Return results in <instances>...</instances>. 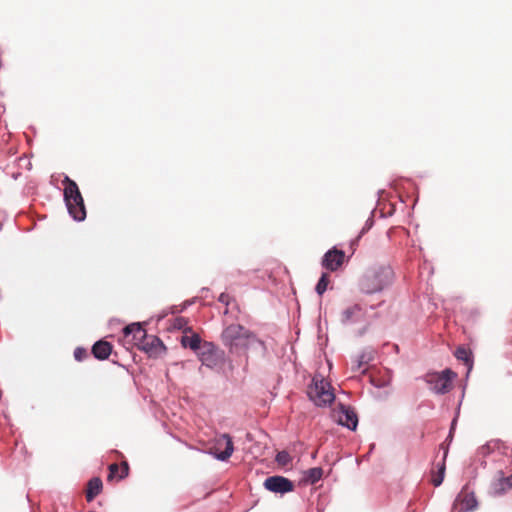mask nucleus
I'll list each match as a JSON object with an SVG mask.
<instances>
[{
    "instance_id": "obj_7",
    "label": "nucleus",
    "mask_w": 512,
    "mask_h": 512,
    "mask_svg": "<svg viewBox=\"0 0 512 512\" xmlns=\"http://www.w3.org/2000/svg\"><path fill=\"white\" fill-rule=\"evenodd\" d=\"M333 418L338 424L346 426L351 430H355L358 424V418L355 411L342 404L333 410Z\"/></svg>"
},
{
    "instance_id": "obj_23",
    "label": "nucleus",
    "mask_w": 512,
    "mask_h": 512,
    "mask_svg": "<svg viewBox=\"0 0 512 512\" xmlns=\"http://www.w3.org/2000/svg\"><path fill=\"white\" fill-rule=\"evenodd\" d=\"M276 461L281 466H287L292 461V458L288 452L281 451L276 455Z\"/></svg>"
},
{
    "instance_id": "obj_4",
    "label": "nucleus",
    "mask_w": 512,
    "mask_h": 512,
    "mask_svg": "<svg viewBox=\"0 0 512 512\" xmlns=\"http://www.w3.org/2000/svg\"><path fill=\"white\" fill-rule=\"evenodd\" d=\"M308 396L317 406H325L332 403L335 395L329 382L324 378L315 376L308 387Z\"/></svg>"
},
{
    "instance_id": "obj_9",
    "label": "nucleus",
    "mask_w": 512,
    "mask_h": 512,
    "mask_svg": "<svg viewBox=\"0 0 512 512\" xmlns=\"http://www.w3.org/2000/svg\"><path fill=\"white\" fill-rule=\"evenodd\" d=\"M490 489L493 495L499 496L505 494L512 489V474L506 476L502 470L496 471Z\"/></svg>"
},
{
    "instance_id": "obj_18",
    "label": "nucleus",
    "mask_w": 512,
    "mask_h": 512,
    "mask_svg": "<svg viewBox=\"0 0 512 512\" xmlns=\"http://www.w3.org/2000/svg\"><path fill=\"white\" fill-rule=\"evenodd\" d=\"M190 335H188L187 333H185L182 338H181V344L183 347L185 348H190L191 350L193 351H196L197 349L200 348V344H201V338L198 334L194 333V332H189Z\"/></svg>"
},
{
    "instance_id": "obj_26",
    "label": "nucleus",
    "mask_w": 512,
    "mask_h": 512,
    "mask_svg": "<svg viewBox=\"0 0 512 512\" xmlns=\"http://www.w3.org/2000/svg\"><path fill=\"white\" fill-rule=\"evenodd\" d=\"M88 356V352L86 349L82 348V347H77L75 350H74V358L77 360V361H82L84 360L85 358H87Z\"/></svg>"
},
{
    "instance_id": "obj_22",
    "label": "nucleus",
    "mask_w": 512,
    "mask_h": 512,
    "mask_svg": "<svg viewBox=\"0 0 512 512\" xmlns=\"http://www.w3.org/2000/svg\"><path fill=\"white\" fill-rule=\"evenodd\" d=\"M188 321L184 317H177L172 322V327L177 330H183L185 333L191 332V328L187 327Z\"/></svg>"
},
{
    "instance_id": "obj_14",
    "label": "nucleus",
    "mask_w": 512,
    "mask_h": 512,
    "mask_svg": "<svg viewBox=\"0 0 512 512\" xmlns=\"http://www.w3.org/2000/svg\"><path fill=\"white\" fill-rule=\"evenodd\" d=\"M112 352V345L107 341H97L92 347V354L99 360L107 359Z\"/></svg>"
},
{
    "instance_id": "obj_21",
    "label": "nucleus",
    "mask_w": 512,
    "mask_h": 512,
    "mask_svg": "<svg viewBox=\"0 0 512 512\" xmlns=\"http://www.w3.org/2000/svg\"><path fill=\"white\" fill-rule=\"evenodd\" d=\"M328 284L329 275L327 273H323L316 285V292L321 296L327 290Z\"/></svg>"
},
{
    "instance_id": "obj_16",
    "label": "nucleus",
    "mask_w": 512,
    "mask_h": 512,
    "mask_svg": "<svg viewBox=\"0 0 512 512\" xmlns=\"http://www.w3.org/2000/svg\"><path fill=\"white\" fill-rule=\"evenodd\" d=\"M205 351L201 354V361L204 365L213 367L217 364L218 361V353L215 350L214 346L210 343L205 344L204 347Z\"/></svg>"
},
{
    "instance_id": "obj_24",
    "label": "nucleus",
    "mask_w": 512,
    "mask_h": 512,
    "mask_svg": "<svg viewBox=\"0 0 512 512\" xmlns=\"http://www.w3.org/2000/svg\"><path fill=\"white\" fill-rule=\"evenodd\" d=\"M368 363V359L366 358L365 355H361L359 356V358L355 361V363H353L352 365V370L353 371H360L362 370L363 372L366 370L364 368V366Z\"/></svg>"
},
{
    "instance_id": "obj_1",
    "label": "nucleus",
    "mask_w": 512,
    "mask_h": 512,
    "mask_svg": "<svg viewBox=\"0 0 512 512\" xmlns=\"http://www.w3.org/2000/svg\"><path fill=\"white\" fill-rule=\"evenodd\" d=\"M394 273L389 265H374L366 269L358 280V289L363 294H375L391 285Z\"/></svg>"
},
{
    "instance_id": "obj_6",
    "label": "nucleus",
    "mask_w": 512,
    "mask_h": 512,
    "mask_svg": "<svg viewBox=\"0 0 512 512\" xmlns=\"http://www.w3.org/2000/svg\"><path fill=\"white\" fill-rule=\"evenodd\" d=\"M211 453L219 460H228L234 451L232 438L229 434H221L214 440V444L211 447Z\"/></svg>"
},
{
    "instance_id": "obj_3",
    "label": "nucleus",
    "mask_w": 512,
    "mask_h": 512,
    "mask_svg": "<svg viewBox=\"0 0 512 512\" xmlns=\"http://www.w3.org/2000/svg\"><path fill=\"white\" fill-rule=\"evenodd\" d=\"M221 338L223 344L229 348L231 353H239L247 348L253 337L243 326L232 324L224 329Z\"/></svg>"
},
{
    "instance_id": "obj_12",
    "label": "nucleus",
    "mask_w": 512,
    "mask_h": 512,
    "mask_svg": "<svg viewBox=\"0 0 512 512\" xmlns=\"http://www.w3.org/2000/svg\"><path fill=\"white\" fill-rule=\"evenodd\" d=\"M455 507H459L460 512L472 511L477 507V500L473 492L467 491L464 487L454 502Z\"/></svg>"
},
{
    "instance_id": "obj_29",
    "label": "nucleus",
    "mask_w": 512,
    "mask_h": 512,
    "mask_svg": "<svg viewBox=\"0 0 512 512\" xmlns=\"http://www.w3.org/2000/svg\"><path fill=\"white\" fill-rule=\"evenodd\" d=\"M230 300H231V297L227 293H221L219 298H218V301L221 302L222 304L226 305V306L229 305Z\"/></svg>"
},
{
    "instance_id": "obj_2",
    "label": "nucleus",
    "mask_w": 512,
    "mask_h": 512,
    "mask_svg": "<svg viewBox=\"0 0 512 512\" xmlns=\"http://www.w3.org/2000/svg\"><path fill=\"white\" fill-rule=\"evenodd\" d=\"M62 184L64 185V200L69 214L77 221L84 220L86 217V209L78 185L68 176H65Z\"/></svg>"
},
{
    "instance_id": "obj_13",
    "label": "nucleus",
    "mask_w": 512,
    "mask_h": 512,
    "mask_svg": "<svg viewBox=\"0 0 512 512\" xmlns=\"http://www.w3.org/2000/svg\"><path fill=\"white\" fill-rule=\"evenodd\" d=\"M124 335L125 338H129L131 336V340L133 341L134 345H136L138 348L139 343L145 341V339L149 336L146 330L139 323L127 325L124 328Z\"/></svg>"
},
{
    "instance_id": "obj_19",
    "label": "nucleus",
    "mask_w": 512,
    "mask_h": 512,
    "mask_svg": "<svg viewBox=\"0 0 512 512\" xmlns=\"http://www.w3.org/2000/svg\"><path fill=\"white\" fill-rule=\"evenodd\" d=\"M323 475V469L320 467H313L304 472L303 480L307 483L314 484L318 482Z\"/></svg>"
},
{
    "instance_id": "obj_10",
    "label": "nucleus",
    "mask_w": 512,
    "mask_h": 512,
    "mask_svg": "<svg viewBox=\"0 0 512 512\" xmlns=\"http://www.w3.org/2000/svg\"><path fill=\"white\" fill-rule=\"evenodd\" d=\"M138 349L144 351L151 358L161 356L166 350L163 342L154 335H149L145 341L140 342Z\"/></svg>"
},
{
    "instance_id": "obj_25",
    "label": "nucleus",
    "mask_w": 512,
    "mask_h": 512,
    "mask_svg": "<svg viewBox=\"0 0 512 512\" xmlns=\"http://www.w3.org/2000/svg\"><path fill=\"white\" fill-rule=\"evenodd\" d=\"M444 473H445V464L444 462L441 464L440 468H439V472H438V475L436 476H433L432 478V483L435 487L441 485V483L443 482V479H444Z\"/></svg>"
},
{
    "instance_id": "obj_28",
    "label": "nucleus",
    "mask_w": 512,
    "mask_h": 512,
    "mask_svg": "<svg viewBox=\"0 0 512 512\" xmlns=\"http://www.w3.org/2000/svg\"><path fill=\"white\" fill-rule=\"evenodd\" d=\"M120 474H118V479L121 480L125 478L128 475L129 472V466L127 462H123L120 467Z\"/></svg>"
},
{
    "instance_id": "obj_11",
    "label": "nucleus",
    "mask_w": 512,
    "mask_h": 512,
    "mask_svg": "<svg viewBox=\"0 0 512 512\" xmlns=\"http://www.w3.org/2000/svg\"><path fill=\"white\" fill-rule=\"evenodd\" d=\"M345 261V253L337 248L328 250L322 259V266L330 271H336L343 265Z\"/></svg>"
},
{
    "instance_id": "obj_5",
    "label": "nucleus",
    "mask_w": 512,
    "mask_h": 512,
    "mask_svg": "<svg viewBox=\"0 0 512 512\" xmlns=\"http://www.w3.org/2000/svg\"><path fill=\"white\" fill-rule=\"evenodd\" d=\"M457 374L450 369H446L441 373H432L427 375V383L432 391L437 394H445L452 388V381Z\"/></svg>"
},
{
    "instance_id": "obj_30",
    "label": "nucleus",
    "mask_w": 512,
    "mask_h": 512,
    "mask_svg": "<svg viewBox=\"0 0 512 512\" xmlns=\"http://www.w3.org/2000/svg\"><path fill=\"white\" fill-rule=\"evenodd\" d=\"M487 449H488V447H487V446H482V447H481V452L484 454V453H486V450H487Z\"/></svg>"
},
{
    "instance_id": "obj_8",
    "label": "nucleus",
    "mask_w": 512,
    "mask_h": 512,
    "mask_svg": "<svg viewBox=\"0 0 512 512\" xmlns=\"http://www.w3.org/2000/svg\"><path fill=\"white\" fill-rule=\"evenodd\" d=\"M263 485L268 491L280 494L291 492L294 489L293 482L283 476H270L265 479Z\"/></svg>"
},
{
    "instance_id": "obj_20",
    "label": "nucleus",
    "mask_w": 512,
    "mask_h": 512,
    "mask_svg": "<svg viewBox=\"0 0 512 512\" xmlns=\"http://www.w3.org/2000/svg\"><path fill=\"white\" fill-rule=\"evenodd\" d=\"M454 355L458 360L463 361L468 366L469 371L472 369L471 352L468 349L462 346L458 347Z\"/></svg>"
},
{
    "instance_id": "obj_17",
    "label": "nucleus",
    "mask_w": 512,
    "mask_h": 512,
    "mask_svg": "<svg viewBox=\"0 0 512 512\" xmlns=\"http://www.w3.org/2000/svg\"><path fill=\"white\" fill-rule=\"evenodd\" d=\"M102 480L99 477H94L90 479L87 483L86 488V499L88 502H91L97 495H99L102 491Z\"/></svg>"
},
{
    "instance_id": "obj_15",
    "label": "nucleus",
    "mask_w": 512,
    "mask_h": 512,
    "mask_svg": "<svg viewBox=\"0 0 512 512\" xmlns=\"http://www.w3.org/2000/svg\"><path fill=\"white\" fill-rule=\"evenodd\" d=\"M363 314V309L361 307V305L359 304H354L348 308H346L343 312H342V318H341V321L343 323H352V322H356L360 319V317L362 316Z\"/></svg>"
},
{
    "instance_id": "obj_27",
    "label": "nucleus",
    "mask_w": 512,
    "mask_h": 512,
    "mask_svg": "<svg viewBox=\"0 0 512 512\" xmlns=\"http://www.w3.org/2000/svg\"><path fill=\"white\" fill-rule=\"evenodd\" d=\"M119 470H120V467L118 466V464H116V463L111 464L109 466L108 480H112L117 475Z\"/></svg>"
}]
</instances>
